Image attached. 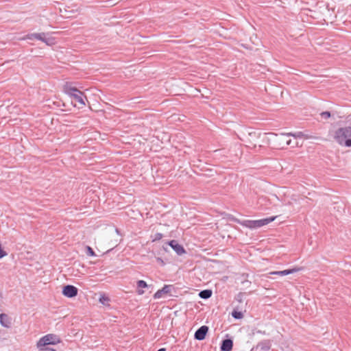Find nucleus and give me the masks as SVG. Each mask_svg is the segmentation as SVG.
<instances>
[{"instance_id": "obj_1", "label": "nucleus", "mask_w": 351, "mask_h": 351, "mask_svg": "<svg viewBox=\"0 0 351 351\" xmlns=\"http://www.w3.org/2000/svg\"><path fill=\"white\" fill-rule=\"evenodd\" d=\"M335 139L342 146L351 147V127L339 128L335 132Z\"/></svg>"}, {"instance_id": "obj_2", "label": "nucleus", "mask_w": 351, "mask_h": 351, "mask_svg": "<svg viewBox=\"0 0 351 351\" xmlns=\"http://www.w3.org/2000/svg\"><path fill=\"white\" fill-rule=\"evenodd\" d=\"M276 217H270L258 220H237V223L243 227L250 229H256L274 221Z\"/></svg>"}, {"instance_id": "obj_3", "label": "nucleus", "mask_w": 351, "mask_h": 351, "mask_svg": "<svg viewBox=\"0 0 351 351\" xmlns=\"http://www.w3.org/2000/svg\"><path fill=\"white\" fill-rule=\"evenodd\" d=\"M28 40L36 39L45 43L48 46H52L56 43L55 38L50 36L49 33H33L26 36Z\"/></svg>"}, {"instance_id": "obj_4", "label": "nucleus", "mask_w": 351, "mask_h": 351, "mask_svg": "<svg viewBox=\"0 0 351 351\" xmlns=\"http://www.w3.org/2000/svg\"><path fill=\"white\" fill-rule=\"evenodd\" d=\"M61 341L60 337L56 335L48 334L41 337L37 342L36 346H44L49 345H56Z\"/></svg>"}, {"instance_id": "obj_5", "label": "nucleus", "mask_w": 351, "mask_h": 351, "mask_svg": "<svg viewBox=\"0 0 351 351\" xmlns=\"http://www.w3.org/2000/svg\"><path fill=\"white\" fill-rule=\"evenodd\" d=\"M304 136L303 133L302 132H297L295 133L289 132V133H282L279 135V140L280 141H285V143L287 145H290L291 144V140L285 139L287 137L293 136L295 138H302Z\"/></svg>"}, {"instance_id": "obj_6", "label": "nucleus", "mask_w": 351, "mask_h": 351, "mask_svg": "<svg viewBox=\"0 0 351 351\" xmlns=\"http://www.w3.org/2000/svg\"><path fill=\"white\" fill-rule=\"evenodd\" d=\"M78 289L73 285H67L63 287L62 294L69 298H73L77 295Z\"/></svg>"}, {"instance_id": "obj_7", "label": "nucleus", "mask_w": 351, "mask_h": 351, "mask_svg": "<svg viewBox=\"0 0 351 351\" xmlns=\"http://www.w3.org/2000/svg\"><path fill=\"white\" fill-rule=\"evenodd\" d=\"M168 245L176 252V253L180 256L186 253L184 247L179 244L177 241L171 240L168 242Z\"/></svg>"}, {"instance_id": "obj_8", "label": "nucleus", "mask_w": 351, "mask_h": 351, "mask_svg": "<svg viewBox=\"0 0 351 351\" xmlns=\"http://www.w3.org/2000/svg\"><path fill=\"white\" fill-rule=\"evenodd\" d=\"M208 332V327L207 326H202L195 332L194 338L197 340H204Z\"/></svg>"}, {"instance_id": "obj_9", "label": "nucleus", "mask_w": 351, "mask_h": 351, "mask_svg": "<svg viewBox=\"0 0 351 351\" xmlns=\"http://www.w3.org/2000/svg\"><path fill=\"white\" fill-rule=\"evenodd\" d=\"M173 288V286L172 285H165L161 289L158 290L154 294L153 297L154 299H160L162 297L163 294H167L170 293Z\"/></svg>"}, {"instance_id": "obj_10", "label": "nucleus", "mask_w": 351, "mask_h": 351, "mask_svg": "<svg viewBox=\"0 0 351 351\" xmlns=\"http://www.w3.org/2000/svg\"><path fill=\"white\" fill-rule=\"evenodd\" d=\"M63 90L65 94L69 95L71 98L75 95L78 91L76 87L73 86L71 83L66 82L63 87Z\"/></svg>"}, {"instance_id": "obj_11", "label": "nucleus", "mask_w": 351, "mask_h": 351, "mask_svg": "<svg viewBox=\"0 0 351 351\" xmlns=\"http://www.w3.org/2000/svg\"><path fill=\"white\" fill-rule=\"evenodd\" d=\"M233 347V341L231 339H226L221 341V351H231Z\"/></svg>"}, {"instance_id": "obj_12", "label": "nucleus", "mask_w": 351, "mask_h": 351, "mask_svg": "<svg viewBox=\"0 0 351 351\" xmlns=\"http://www.w3.org/2000/svg\"><path fill=\"white\" fill-rule=\"evenodd\" d=\"M301 270V268L300 267H295V268H293V269H285V270H282V271H272L271 272V274L272 275H278V276H287V275H289V274H293V273H295L297 271H299Z\"/></svg>"}, {"instance_id": "obj_13", "label": "nucleus", "mask_w": 351, "mask_h": 351, "mask_svg": "<svg viewBox=\"0 0 351 351\" xmlns=\"http://www.w3.org/2000/svg\"><path fill=\"white\" fill-rule=\"evenodd\" d=\"M71 99L78 102L82 106H84L86 105L85 99H86V97L81 90L78 91L75 95H74Z\"/></svg>"}, {"instance_id": "obj_14", "label": "nucleus", "mask_w": 351, "mask_h": 351, "mask_svg": "<svg viewBox=\"0 0 351 351\" xmlns=\"http://www.w3.org/2000/svg\"><path fill=\"white\" fill-rule=\"evenodd\" d=\"M271 346V344L270 340L267 339L260 341L257 344L256 348L259 349L262 351H268L270 350Z\"/></svg>"}, {"instance_id": "obj_15", "label": "nucleus", "mask_w": 351, "mask_h": 351, "mask_svg": "<svg viewBox=\"0 0 351 351\" xmlns=\"http://www.w3.org/2000/svg\"><path fill=\"white\" fill-rule=\"evenodd\" d=\"M0 324L5 328H10L11 325L10 319L8 315L5 313L0 314Z\"/></svg>"}, {"instance_id": "obj_16", "label": "nucleus", "mask_w": 351, "mask_h": 351, "mask_svg": "<svg viewBox=\"0 0 351 351\" xmlns=\"http://www.w3.org/2000/svg\"><path fill=\"white\" fill-rule=\"evenodd\" d=\"M213 292L210 289H204L199 293V298L206 300L212 296Z\"/></svg>"}, {"instance_id": "obj_17", "label": "nucleus", "mask_w": 351, "mask_h": 351, "mask_svg": "<svg viewBox=\"0 0 351 351\" xmlns=\"http://www.w3.org/2000/svg\"><path fill=\"white\" fill-rule=\"evenodd\" d=\"M232 316L234 318V319H240L241 318H243V314L242 312L241 311H237V310H234L232 312Z\"/></svg>"}, {"instance_id": "obj_18", "label": "nucleus", "mask_w": 351, "mask_h": 351, "mask_svg": "<svg viewBox=\"0 0 351 351\" xmlns=\"http://www.w3.org/2000/svg\"><path fill=\"white\" fill-rule=\"evenodd\" d=\"M37 346V348L38 349V351H56L55 349L49 347V346Z\"/></svg>"}, {"instance_id": "obj_19", "label": "nucleus", "mask_w": 351, "mask_h": 351, "mask_svg": "<svg viewBox=\"0 0 351 351\" xmlns=\"http://www.w3.org/2000/svg\"><path fill=\"white\" fill-rule=\"evenodd\" d=\"M137 287L138 288H146L148 287L147 282L143 280H139L136 282Z\"/></svg>"}, {"instance_id": "obj_20", "label": "nucleus", "mask_w": 351, "mask_h": 351, "mask_svg": "<svg viewBox=\"0 0 351 351\" xmlns=\"http://www.w3.org/2000/svg\"><path fill=\"white\" fill-rule=\"evenodd\" d=\"M163 237V234L162 233H160V232H156V234H154V235L152 237V241L154 242V241H159Z\"/></svg>"}, {"instance_id": "obj_21", "label": "nucleus", "mask_w": 351, "mask_h": 351, "mask_svg": "<svg viewBox=\"0 0 351 351\" xmlns=\"http://www.w3.org/2000/svg\"><path fill=\"white\" fill-rule=\"evenodd\" d=\"M86 254L90 256H96L94 250L90 246L86 247Z\"/></svg>"}, {"instance_id": "obj_22", "label": "nucleus", "mask_w": 351, "mask_h": 351, "mask_svg": "<svg viewBox=\"0 0 351 351\" xmlns=\"http://www.w3.org/2000/svg\"><path fill=\"white\" fill-rule=\"evenodd\" d=\"M320 115L323 119H327L330 117V112L328 111L322 112Z\"/></svg>"}, {"instance_id": "obj_23", "label": "nucleus", "mask_w": 351, "mask_h": 351, "mask_svg": "<svg viewBox=\"0 0 351 351\" xmlns=\"http://www.w3.org/2000/svg\"><path fill=\"white\" fill-rule=\"evenodd\" d=\"M107 301H109V298L108 297H105V296H102L101 298H100L99 299V302L104 304Z\"/></svg>"}, {"instance_id": "obj_24", "label": "nucleus", "mask_w": 351, "mask_h": 351, "mask_svg": "<svg viewBox=\"0 0 351 351\" xmlns=\"http://www.w3.org/2000/svg\"><path fill=\"white\" fill-rule=\"evenodd\" d=\"M157 262L161 263L162 265H164V262L161 258H157Z\"/></svg>"}, {"instance_id": "obj_25", "label": "nucleus", "mask_w": 351, "mask_h": 351, "mask_svg": "<svg viewBox=\"0 0 351 351\" xmlns=\"http://www.w3.org/2000/svg\"><path fill=\"white\" fill-rule=\"evenodd\" d=\"M137 293H138V295H143L144 293V291L142 290V289H138L137 291Z\"/></svg>"}, {"instance_id": "obj_26", "label": "nucleus", "mask_w": 351, "mask_h": 351, "mask_svg": "<svg viewBox=\"0 0 351 351\" xmlns=\"http://www.w3.org/2000/svg\"><path fill=\"white\" fill-rule=\"evenodd\" d=\"M157 351H166V349L164 348L158 349Z\"/></svg>"}, {"instance_id": "obj_27", "label": "nucleus", "mask_w": 351, "mask_h": 351, "mask_svg": "<svg viewBox=\"0 0 351 351\" xmlns=\"http://www.w3.org/2000/svg\"><path fill=\"white\" fill-rule=\"evenodd\" d=\"M2 298V295H1V293H0V298Z\"/></svg>"}]
</instances>
